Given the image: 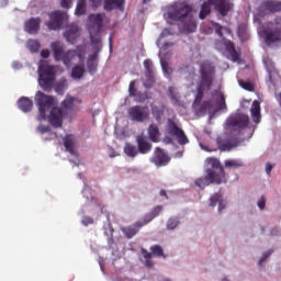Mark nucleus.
I'll return each instance as SVG.
<instances>
[{
  "instance_id": "1",
  "label": "nucleus",
  "mask_w": 281,
  "mask_h": 281,
  "mask_svg": "<svg viewBox=\"0 0 281 281\" xmlns=\"http://www.w3.org/2000/svg\"><path fill=\"white\" fill-rule=\"evenodd\" d=\"M35 103L40 113L37 116L40 122L48 120L49 124H52L54 128L63 127L65 111H63V108H58V101H56V98L47 95L42 91H37L35 94Z\"/></svg>"
},
{
  "instance_id": "2",
  "label": "nucleus",
  "mask_w": 281,
  "mask_h": 281,
  "mask_svg": "<svg viewBox=\"0 0 281 281\" xmlns=\"http://www.w3.org/2000/svg\"><path fill=\"white\" fill-rule=\"evenodd\" d=\"M216 78V68L212 63L204 61L200 65V80L196 83V94L193 102V108L201 106L205 91H210Z\"/></svg>"
},
{
  "instance_id": "3",
  "label": "nucleus",
  "mask_w": 281,
  "mask_h": 281,
  "mask_svg": "<svg viewBox=\"0 0 281 281\" xmlns=\"http://www.w3.org/2000/svg\"><path fill=\"white\" fill-rule=\"evenodd\" d=\"M168 18L171 21L182 23V31L187 34H192L196 30V20L192 16V7L186 2L176 3L168 12Z\"/></svg>"
},
{
  "instance_id": "4",
  "label": "nucleus",
  "mask_w": 281,
  "mask_h": 281,
  "mask_svg": "<svg viewBox=\"0 0 281 281\" xmlns=\"http://www.w3.org/2000/svg\"><path fill=\"white\" fill-rule=\"evenodd\" d=\"M50 49L53 52V56L57 63H63L66 67L71 65L72 60L79 58L82 60L85 58L86 47L83 45L77 46L76 49L65 50V44L61 42H53L50 43Z\"/></svg>"
},
{
  "instance_id": "5",
  "label": "nucleus",
  "mask_w": 281,
  "mask_h": 281,
  "mask_svg": "<svg viewBox=\"0 0 281 281\" xmlns=\"http://www.w3.org/2000/svg\"><path fill=\"white\" fill-rule=\"evenodd\" d=\"M38 82L44 91H52V87H54V80H56V72L54 70V66H49V64L42 61L38 68Z\"/></svg>"
},
{
  "instance_id": "6",
  "label": "nucleus",
  "mask_w": 281,
  "mask_h": 281,
  "mask_svg": "<svg viewBox=\"0 0 281 281\" xmlns=\"http://www.w3.org/2000/svg\"><path fill=\"white\" fill-rule=\"evenodd\" d=\"M127 115L132 122L144 124L150 120V110L144 105H133L128 109Z\"/></svg>"
},
{
  "instance_id": "7",
  "label": "nucleus",
  "mask_w": 281,
  "mask_h": 281,
  "mask_svg": "<svg viewBox=\"0 0 281 281\" xmlns=\"http://www.w3.org/2000/svg\"><path fill=\"white\" fill-rule=\"evenodd\" d=\"M48 16H49V21L46 22L45 25L46 27L53 31L60 30L65 21H67L68 19L67 12L60 11V10L48 13Z\"/></svg>"
},
{
  "instance_id": "8",
  "label": "nucleus",
  "mask_w": 281,
  "mask_h": 281,
  "mask_svg": "<svg viewBox=\"0 0 281 281\" xmlns=\"http://www.w3.org/2000/svg\"><path fill=\"white\" fill-rule=\"evenodd\" d=\"M212 183H217V186L224 183L223 180H221V177L216 176V171L213 169H206L205 177H201L195 180V186L201 188V190L207 188V186H212Z\"/></svg>"
},
{
  "instance_id": "9",
  "label": "nucleus",
  "mask_w": 281,
  "mask_h": 281,
  "mask_svg": "<svg viewBox=\"0 0 281 281\" xmlns=\"http://www.w3.org/2000/svg\"><path fill=\"white\" fill-rule=\"evenodd\" d=\"M167 131L171 135V137H176L178 139V144L181 146H186L190 140L188 139V136H186V132L177 125L172 119H169L167 122Z\"/></svg>"
},
{
  "instance_id": "10",
  "label": "nucleus",
  "mask_w": 281,
  "mask_h": 281,
  "mask_svg": "<svg viewBox=\"0 0 281 281\" xmlns=\"http://www.w3.org/2000/svg\"><path fill=\"white\" fill-rule=\"evenodd\" d=\"M92 8L101 5L102 0H89ZM104 10L111 12V10H124V0H104Z\"/></svg>"
},
{
  "instance_id": "11",
  "label": "nucleus",
  "mask_w": 281,
  "mask_h": 281,
  "mask_svg": "<svg viewBox=\"0 0 281 281\" xmlns=\"http://www.w3.org/2000/svg\"><path fill=\"white\" fill-rule=\"evenodd\" d=\"M205 161L207 166H210L209 170H213L215 172V177H220L221 181L226 183L227 178L225 177V169L221 166V160H218V158L209 157Z\"/></svg>"
},
{
  "instance_id": "12",
  "label": "nucleus",
  "mask_w": 281,
  "mask_h": 281,
  "mask_svg": "<svg viewBox=\"0 0 281 281\" xmlns=\"http://www.w3.org/2000/svg\"><path fill=\"white\" fill-rule=\"evenodd\" d=\"M231 128H247L249 126V116L246 114H236L227 120Z\"/></svg>"
},
{
  "instance_id": "13",
  "label": "nucleus",
  "mask_w": 281,
  "mask_h": 281,
  "mask_svg": "<svg viewBox=\"0 0 281 281\" xmlns=\"http://www.w3.org/2000/svg\"><path fill=\"white\" fill-rule=\"evenodd\" d=\"M104 13H97V14H90L89 15V21L91 23V26L89 29V32L91 33V30L93 34L98 35L100 32H102V27L104 24Z\"/></svg>"
},
{
  "instance_id": "14",
  "label": "nucleus",
  "mask_w": 281,
  "mask_h": 281,
  "mask_svg": "<svg viewBox=\"0 0 281 281\" xmlns=\"http://www.w3.org/2000/svg\"><path fill=\"white\" fill-rule=\"evenodd\" d=\"M169 161L170 157H168V154H166L164 149L156 147L154 156L151 158V164H155V166L161 168V166H168Z\"/></svg>"
},
{
  "instance_id": "15",
  "label": "nucleus",
  "mask_w": 281,
  "mask_h": 281,
  "mask_svg": "<svg viewBox=\"0 0 281 281\" xmlns=\"http://www.w3.org/2000/svg\"><path fill=\"white\" fill-rule=\"evenodd\" d=\"M144 67H145L146 78H148V81L144 83V87H146V89H150V87H153V82H155V68L153 66V60L145 59Z\"/></svg>"
},
{
  "instance_id": "16",
  "label": "nucleus",
  "mask_w": 281,
  "mask_h": 281,
  "mask_svg": "<svg viewBox=\"0 0 281 281\" xmlns=\"http://www.w3.org/2000/svg\"><path fill=\"white\" fill-rule=\"evenodd\" d=\"M215 5V10L222 15L227 16L229 10L234 8V3L227 0H212Z\"/></svg>"
},
{
  "instance_id": "17",
  "label": "nucleus",
  "mask_w": 281,
  "mask_h": 281,
  "mask_svg": "<svg viewBox=\"0 0 281 281\" xmlns=\"http://www.w3.org/2000/svg\"><path fill=\"white\" fill-rule=\"evenodd\" d=\"M24 30L27 34H38L41 30V18H31L24 24Z\"/></svg>"
},
{
  "instance_id": "18",
  "label": "nucleus",
  "mask_w": 281,
  "mask_h": 281,
  "mask_svg": "<svg viewBox=\"0 0 281 281\" xmlns=\"http://www.w3.org/2000/svg\"><path fill=\"white\" fill-rule=\"evenodd\" d=\"M136 142H137V146H138V153H140V155H147V153H150V150H153V144H150L146 139V136L138 135L136 137Z\"/></svg>"
},
{
  "instance_id": "19",
  "label": "nucleus",
  "mask_w": 281,
  "mask_h": 281,
  "mask_svg": "<svg viewBox=\"0 0 281 281\" xmlns=\"http://www.w3.org/2000/svg\"><path fill=\"white\" fill-rule=\"evenodd\" d=\"M64 36L68 43H71L74 45L76 41H78L80 36V29L76 25H70L67 27L66 32L64 33Z\"/></svg>"
},
{
  "instance_id": "20",
  "label": "nucleus",
  "mask_w": 281,
  "mask_h": 281,
  "mask_svg": "<svg viewBox=\"0 0 281 281\" xmlns=\"http://www.w3.org/2000/svg\"><path fill=\"white\" fill-rule=\"evenodd\" d=\"M18 106L23 113H30L34 109V101L27 97H22L18 101Z\"/></svg>"
},
{
  "instance_id": "21",
  "label": "nucleus",
  "mask_w": 281,
  "mask_h": 281,
  "mask_svg": "<svg viewBox=\"0 0 281 281\" xmlns=\"http://www.w3.org/2000/svg\"><path fill=\"white\" fill-rule=\"evenodd\" d=\"M90 41L94 52L93 54H95L98 58V55L102 52V40L100 38V34L95 35L93 34V30H90Z\"/></svg>"
},
{
  "instance_id": "22",
  "label": "nucleus",
  "mask_w": 281,
  "mask_h": 281,
  "mask_svg": "<svg viewBox=\"0 0 281 281\" xmlns=\"http://www.w3.org/2000/svg\"><path fill=\"white\" fill-rule=\"evenodd\" d=\"M261 8L266 12H281V2L267 0L262 2Z\"/></svg>"
},
{
  "instance_id": "23",
  "label": "nucleus",
  "mask_w": 281,
  "mask_h": 281,
  "mask_svg": "<svg viewBox=\"0 0 281 281\" xmlns=\"http://www.w3.org/2000/svg\"><path fill=\"white\" fill-rule=\"evenodd\" d=\"M144 222H136L133 226L123 228V233L125 234L126 238H133L144 227Z\"/></svg>"
},
{
  "instance_id": "24",
  "label": "nucleus",
  "mask_w": 281,
  "mask_h": 281,
  "mask_svg": "<svg viewBox=\"0 0 281 281\" xmlns=\"http://www.w3.org/2000/svg\"><path fill=\"white\" fill-rule=\"evenodd\" d=\"M280 42H281V29L270 31L266 34L267 45H271L273 43H280Z\"/></svg>"
},
{
  "instance_id": "25",
  "label": "nucleus",
  "mask_w": 281,
  "mask_h": 281,
  "mask_svg": "<svg viewBox=\"0 0 281 281\" xmlns=\"http://www.w3.org/2000/svg\"><path fill=\"white\" fill-rule=\"evenodd\" d=\"M147 134L150 142H154V144H157V142H159V137L161 136L159 126H157V124H150L147 128Z\"/></svg>"
},
{
  "instance_id": "26",
  "label": "nucleus",
  "mask_w": 281,
  "mask_h": 281,
  "mask_svg": "<svg viewBox=\"0 0 281 281\" xmlns=\"http://www.w3.org/2000/svg\"><path fill=\"white\" fill-rule=\"evenodd\" d=\"M218 203V212H223L225 210V200H223V195L221 193H214L210 199V206L214 207Z\"/></svg>"
},
{
  "instance_id": "27",
  "label": "nucleus",
  "mask_w": 281,
  "mask_h": 281,
  "mask_svg": "<svg viewBox=\"0 0 281 281\" xmlns=\"http://www.w3.org/2000/svg\"><path fill=\"white\" fill-rule=\"evenodd\" d=\"M87 67H88V71H89V74H91V76H93V74H95V71H98V55L97 54H91L88 57Z\"/></svg>"
},
{
  "instance_id": "28",
  "label": "nucleus",
  "mask_w": 281,
  "mask_h": 281,
  "mask_svg": "<svg viewBox=\"0 0 281 281\" xmlns=\"http://www.w3.org/2000/svg\"><path fill=\"white\" fill-rule=\"evenodd\" d=\"M162 210H164V207L161 205L154 207L149 214L145 215L144 221H143L144 225H148V223H150V221H154V218H157V216H159V214H161Z\"/></svg>"
},
{
  "instance_id": "29",
  "label": "nucleus",
  "mask_w": 281,
  "mask_h": 281,
  "mask_svg": "<svg viewBox=\"0 0 281 281\" xmlns=\"http://www.w3.org/2000/svg\"><path fill=\"white\" fill-rule=\"evenodd\" d=\"M250 113H251L252 122H255V124H260V120H261L260 102L254 101L252 108L250 109Z\"/></svg>"
},
{
  "instance_id": "30",
  "label": "nucleus",
  "mask_w": 281,
  "mask_h": 281,
  "mask_svg": "<svg viewBox=\"0 0 281 281\" xmlns=\"http://www.w3.org/2000/svg\"><path fill=\"white\" fill-rule=\"evenodd\" d=\"M64 146L67 153H70V155H76V150L74 149V135H66L64 137Z\"/></svg>"
},
{
  "instance_id": "31",
  "label": "nucleus",
  "mask_w": 281,
  "mask_h": 281,
  "mask_svg": "<svg viewBox=\"0 0 281 281\" xmlns=\"http://www.w3.org/2000/svg\"><path fill=\"white\" fill-rule=\"evenodd\" d=\"M76 16H83L87 14V0H78L75 9Z\"/></svg>"
},
{
  "instance_id": "32",
  "label": "nucleus",
  "mask_w": 281,
  "mask_h": 281,
  "mask_svg": "<svg viewBox=\"0 0 281 281\" xmlns=\"http://www.w3.org/2000/svg\"><path fill=\"white\" fill-rule=\"evenodd\" d=\"M124 153L127 157H137L139 155V149L133 144L126 143L124 147Z\"/></svg>"
},
{
  "instance_id": "33",
  "label": "nucleus",
  "mask_w": 281,
  "mask_h": 281,
  "mask_svg": "<svg viewBox=\"0 0 281 281\" xmlns=\"http://www.w3.org/2000/svg\"><path fill=\"white\" fill-rule=\"evenodd\" d=\"M75 102H82L78 98H74L71 95H67L66 99L61 102L63 109H74Z\"/></svg>"
},
{
  "instance_id": "34",
  "label": "nucleus",
  "mask_w": 281,
  "mask_h": 281,
  "mask_svg": "<svg viewBox=\"0 0 281 281\" xmlns=\"http://www.w3.org/2000/svg\"><path fill=\"white\" fill-rule=\"evenodd\" d=\"M151 256L156 258H166V254H164V248L159 245H154L149 248Z\"/></svg>"
},
{
  "instance_id": "35",
  "label": "nucleus",
  "mask_w": 281,
  "mask_h": 281,
  "mask_svg": "<svg viewBox=\"0 0 281 281\" xmlns=\"http://www.w3.org/2000/svg\"><path fill=\"white\" fill-rule=\"evenodd\" d=\"M85 76V66L76 65L71 70V77L80 80Z\"/></svg>"
},
{
  "instance_id": "36",
  "label": "nucleus",
  "mask_w": 281,
  "mask_h": 281,
  "mask_svg": "<svg viewBox=\"0 0 281 281\" xmlns=\"http://www.w3.org/2000/svg\"><path fill=\"white\" fill-rule=\"evenodd\" d=\"M151 114L156 122H161V117L164 116V108L151 104Z\"/></svg>"
},
{
  "instance_id": "37",
  "label": "nucleus",
  "mask_w": 281,
  "mask_h": 281,
  "mask_svg": "<svg viewBox=\"0 0 281 281\" xmlns=\"http://www.w3.org/2000/svg\"><path fill=\"white\" fill-rule=\"evenodd\" d=\"M26 47L27 49H30V52L36 54L41 49V43L36 40H29L26 43Z\"/></svg>"
},
{
  "instance_id": "38",
  "label": "nucleus",
  "mask_w": 281,
  "mask_h": 281,
  "mask_svg": "<svg viewBox=\"0 0 281 281\" xmlns=\"http://www.w3.org/2000/svg\"><path fill=\"white\" fill-rule=\"evenodd\" d=\"M212 12V7L210 5V3L207 2H204L201 7V10H200V19L203 20V19H207L209 14Z\"/></svg>"
},
{
  "instance_id": "39",
  "label": "nucleus",
  "mask_w": 281,
  "mask_h": 281,
  "mask_svg": "<svg viewBox=\"0 0 281 281\" xmlns=\"http://www.w3.org/2000/svg\"><path fill=\"white\" fill-rule=\"evenodd\" d=\"M140 254L143 256V258H145V266L148 267L149 269L153 267V254H150L148 250H146V248H142L140 249Z\"/></svg>"
},
{
  "instance_id": "40",
  "label": "nucleus",
  "mask_w": 281,
  "mask_h": 281,
  "mask_svg": "<svg viewBox=\"0 0 281 281\" xmlns=\"http://www.w3.org/2000/svg\"><path fill=\"white\" fill-rule=\"evenodd\" d=\"M225 168H243V161L237 159H228L224 162Z\"/></svg>"
},
{
  "instance_id": "41",
  "label": "nucleus",
  "mask_w": 281,
  "mask_h": 281,
  "mask_svg": "<svg viewBox=\"0 0 281 281\" xmlns=\"http://www.w3.org/2000/svg\"><path fill=\"white\" fill-rule=\"evenodd\" d=\"M179 227V218L177 217H170L167 222V229H177Z\"/></svg>"
},
{
  "instance_id": "42",
  "label": "nucleus",
  "mask_w": 281,
  "mask_h": 281,
  "mask_svg": "<svg viewBox=\"0 0 281 281\" xmlns=\"http://www.w3.org/2000/svg\"><path fill=\"white\" fill-rule=\"evenodd\" d=\"M207 111H212V101H204L199 110V113H207Z\"/></svg>"
},
{
  "instance_id": "43",
  "label": "nucleus",
  "mask_w": 281,
  "mask_h": 281,
  "mask_svg": "<svg viewBox=\"0 0 281 281\" xmlns=\"http://www.w3.org/2000/svg\"><path fill=\"white\" fill-rule=\"evenodd\" d=\"M225 109H227L225 95H223V93H220V101H217V111H225Z\"/></svg>"
},
{
  "instance_id": "44",
  "label": "nucleus",
  "mask_w": 281,
  "mask_h": 281,
  "mask_svg": "<svg viewBox=\"0 0 281 281\" xmlns=\"http://www.w3.org/2000/svg\"><path fill=\"white\" fill-rule=\"evenodd\" d=\"M239 87H241V89H245L246 91H254L255 89L254 83L245 80H239Z\"/></svg>"
},
{
  "instance_id": "45",
  "label": "nucleus",
  "mask_w": 281,
  "mask_h": 281,
  "mask_svg": "<svg viewBox=\"0 0 281 281\" xmlns=\"http://www.w3.org/2000/svg\"><path fill=\"white\" fill-rule=\"evenodd\" d=\"M128 93L132 98H137V95L140 94L139 92H137V89H135V81L130 82Z\"/></svg>"
},
{
  "instance_id": "46",
  "label": "nucleus",
  "mask_w": 281,
  "mask_h": 281,
  "mask_svg": "<svg viewBox=\"0 0 281 281\" xmlns=\"http://www.w3.org/2000/svg\"><path fill=\"white\" fill-rule=\"evenodd\" d=\"M65 87H67V81L65 79L60 80L59 82L56 83L55 91L57 93H63V91H65Z\"/></svg>"
},
{
  "instance_id": "47",
  "label": "nucleus",
  "mask_w": 281,
  "mask_h": 281,
  "mask_svg": "<svg viewBox=\"0 0 281 281\" xmlns=\"http://www.w3.org/2000/svg\"><path fill=\"white\" fill-rule=\"evenodd\" d=\"M213 27H214L217 36H220V38H223V25H221L216 22H213Z\"/></svg>"
},
{
  "instance_id": "48",
  "label": "nucleus",
  "mask_w": 281,
  "mask_h": 281,
  "mask_svg": "<svg viewBox=\"0 0 281 281\" xmlns=\"http://www.w3.org/2000/svg\"><path fill=\"white\" fill-rule=\"evenodd\" d=\"M81 223H82V225H85V227H89V225H93V217L83 216Z\"/></svg>"
},
{
  "instance_id": "49",
  "label": "nucleus",
  "mask_w": 281,
  "mask_h": 281,
  "mask_svg": "<svg viewBox=\"0 0 281 281\" xmlns=\"http://www.w3.org/2000/svg\"><path fill=\"white\" fill-rule=\"evenodd\" d=\"M72 3H74V0H60V5L61 8H64V10H69Z\"/></svg>"
},
{
  "instance_id": "50",
  "label": "nucleus",
  "mask_w": 281,
  "mask_h": 281,
  "mask_svg": "<svg viewBox=\"0 0 281 281\" xmlns=\"http://www.w3.org/2000/svg\"><path fill=\"white\" fill-rule=\"evenodd\" d=\"M257 205L259 207V210H265L266 205H267V198L263 195L259 199V201L257 202Z\"/></svg>"
},
{
  "instance_id": "51",
  "label": "nucleus",
  "mask_w": 281,
  "mask_h": 281,
  "mask_svg": "<svg viewBox=\"0 0 281 281\" xmlns=\"http://www.w3.org/2000/svg\"><path fill=\"white\" fill-rule=\"evenodd\" d=\"M37 131L38 133L45 134L49 133L52 131V127H49V125H38Z\"/></svg>"
},
{
  "instance_id": "52",
  "label": "nucleus",
  "mask_w": 281,
  "mask_h": 281,
  "mask_svg": "<svg viewBox=\"0 0 281 281\" xmlns=\"http://www.w3.org/2000/svg\"><path fill=\"white\" fill-rule=\"evenodd\" d=\"M232 61L237 63V60L240 59V55H238V52H236V48H233L231 52Z\"/></svg>"
},
{
  "instance_id": "53",
  "label": "nucleus",
  "mask_w": 281,
  "mask_h": 281,
  "mask_svg": "<svg viewBox=\"0 0 281 281\" xmlns=\"http://www.w3.org/2000/svg\"><path fill=\"white\" fill-rule=\"evenodd\" d=\"M175 33L170 29H164L160 36H172Z\"/></svg>"
},
{
  "instance_id": "54",
  "label": "nucleus",
  "mask_w": 281,
  "mask_h": 281,
  "mask_svg": "<svg viewBox=\"0 0 281 281\" xmlns=\"http://www.w3.org/2000/svg\"><path fill=\"white\" fill-rule=\"evenodd\" d=\"M50 55H52V53L49 52V49H43L41 52L42 58H49Z\"/></svg>"
},
{
  "instance_id": "55",
  "label": "nucleus",
  "mask_w": 281,
  "mask_h": 281,
  "mask_svg": "<svg viewBox=\"0 0 281 281\" xmlns=\"http://www.w3.org/2000/svg\"><path fill=\"white\" fill-rule=\"evenodd\" d=\"M270 256H271V252H265L259 260V265H262V262H265V260H267V258H269Z\"/></svg>"
},
{
  "instance_id": "56",
  "label": "nucleus",
  "mask_w": 281,
  "mask_h": 281,
  "mask_svg": "<svg viewBox=\"0 0 281 281\" xmlns=\"http://www.w3.org/2000/svg\"><path fill=\"white\" fill-rule=\"evenodd\" d=\"M162 70L165 71V74H168V76L172 74V68H169L168 65H162Z\"/></svg>"
},
{
  "instance_id": "57",
  "label": "nucleus",
  "mask_w": 281,
  "mask_h": 281,
  "mask_svg": "<svg viewBox=\"0 0 281 281\" xmlns=\"http://www.w3.org/2000/svg\"><path fill=\"white\" fill-rule=\"evenodd\" d=\"M273 170V166L271 164H267L266 165V172L267 175H271V171Z\"/></svg>"
},
{
  "instance_id": "58",
  "label": "nucleus",
  "mask_w": 281,
  "mask_h": 281,
  "mask_svg": "<svg viewBox=\"0 0 281 281\" xmlns=\"http://www.w3.org/2000/svg\"><path fill=\"white\" fill-rule=\"evenodd\" d=\"M273 24L281 27V16L276 18Z\"/></svg>"
},
{
  "instance_id": "59",
  "label": "nucleus",
  "mask_w": 281,
  "mask_h": 281,
  "mask_svg": "<svg viewBox=\"0 0 281 281\" xmlns=\"http://www.w3.org/2000/svg\"><path fill=\"white\" fill-rule=\"evenodd\" d=\"M168 93H169L171 100H176L175 92H172V88L168 89Z\"/></svg>"
},
{
  "instance_id": "60",
  "label": "nucleus",
  "mask_w": 281,
  "mask_h": 281,
  "mask_svg": "<svg viewBox=\"0 0 281 281\" xmlns=\"http://www.w3.org/2000/svg\"><path fill=\"white\" fill-rule=\"evenodd\" d=\"M278 234H280V231L278 228H273L271 231V236H278Z\"/></svg>"
},
{
  "instance_id": "61",
  "label": "nucleus",
  "mask_w": 281,
  "mask_h": 281,
  "mask_svg": "<svg viewBox=\"0 0 281 281\" xmlns=\"http://www.w3.org/2000/svg\"><path fill=\"white\" fill-rule=\"evenodd\" d=\"M160 196H166L168 199V193L166 192V190H160Z\"/></svg>"
},
{
  "instance_id": "62",
  "label": "nucleus",
  "mask_w": 281,
  "mask_h": 281,
  "mask_svg": "<svg viewBox=\"0 0 281 281\" xmlns=\"http://www.w3.org/2000/svg\"><path fill=\"white\" fill-rule=\"evenodd\" d=\"M277 100H278V102H279V104L281 106V92L277 95Z\"/></svg>"
},
{
  "instance_id": "63",
  "label": "nucleus",
  "mask_w": 281,
  "mask_h": 281,
  "mask_svg": "<svg viewBox=\"0 0 281 281\" xmlns=\"http://www.w3.org/2000/svg\"><path fill=\"white\" fill-rule=\"evenodd\" d=\"M175 43H165V47H172Z\"/></svg>"
},
{
  "instance_id": "64",
  "label": "nucleus",
  "mask_w": 281,
  "mask_h": 281,
  "mask_svg": "<svg viewBox=\"0 0 281 281\" xmlns=\"http://www.w3.org/2000/svg\"><path fill=\"white\" fill-rule=\"evenodd\" d=\"M150 0H143V3H149Z\"/></svg>"
}]
</instances>
